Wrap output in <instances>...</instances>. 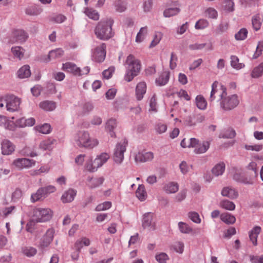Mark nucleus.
<instances>
[{
  "label": "nucleus",
  "instance_id": "nucleus-22",
  "mask_svg": "<svg viewBox=\"0 0 263 263\" xmlns=\"http://www.w3.org/2000/svg\"><path fill=\"white\" fill-rule=\"evenodd\" d=\"M146 91V85L144 82L139 83L136 88V97L138 101L141 100Z\"/></svg>",
  "mask_w": 263,
  "mask_h": 263
},
{
  "label": "nucleus",
  "instance_id": "nucleus-46",
  "mask_svg": "<svg viewBox=\"0 0 263 263\" xmlns=\"http://www.w3.org/2000/svg\"><path fill=\"white\" fill-rule=\"evenodd\" d=\"M147 32V27H142L139 32L138 33L136 37V42L137 43H141L142 42Z\"/></svg>",
  "mask_w": 263,
  "mask_h": 263
},
{
  "label": "nucleus",
  "instance_id": "nucleus-62",
  "mask_svg": "<svg viewBox=\"0 0 263 263\" xmlns=\"http://www.w3.org/2000/svg\"><path fill=\"white\" fill-rule=\"evenodd\" d=\"M245 147L248 151L259 152L262 149L263 146L261 144L246 145Z\"/></svg>",
  "mask_w": 263,
  "mask_h": 263
},
{
  "label": "nucleus",
  "instance_id": "nucleus-14",
  "mask_svg": "<svg viewBox=\"0 0 263 263\" xmlns=\"http://www.w3.org/2000/svg\"><path fill=\"white\" fill-rule=\"evenodd\" d=\"M54 231L52 229H48L46 234L41 240L40 246L42 248L47 247L53 240Z\"/></svg>",
  "mask_w": 263,
  "mask_h": 263
},
{
  "label": "nucleus",
  "instance_id": "nucleus-61",
  "mask_svg": "<svg viewBox=\"0 0 263 263\" xmlns=\"http://www.w3.org/2000/svg\"><path fill=\"white\" fill-rule=\"evenodd\" d=\"M149 110L156 112L157 111V103L156 102V96L154 94L149 101Z\"/></svg>",
  "mask_w": 263,
  "mask_h": 263
},
{
  "label": "nucleus",
  "instance_id": "nucleus-7",
  "mask_svg": "<svg viewBox=\"0 0 263 263\" xmlns=\"http://www.w3.org/2000/svg\"><path fill=\"white\" fill-rule=\"evenodd\" d=\"M35 164L36 161L33 159L26 158H18L13 161L12 165L17 170H22L33 167L35 165Z\"/></svg>",
  "mask_w": 263,
  "mask_h": 263
},
{
  "label": "nucleus",
  "instance_id": "nucleus-48",
  "mask_svg": "<svg viewBox=\"0 0 263 263\" xmlns=\"http://www.w3.org/2000/svg\"><path fill=\"white\" fill-rule=\"evenodd\" d=\"M205 16L212 19H216L218 16L217 11L213 8H208L204 11Z\"/></svg>",
  "mask_w": 263,
  "mask_h": 263
},
{
  "label": "nucleus",
  "instance_id": "nucleus-64",
  "mask_svg": "<svg viewBox=\"0 0 263 263\" xmlns=\"http://www.w3.org/2000/svg\"><path fill=\"white\" fill-rule=\"evenodd\" d=\"M155 130L159 134L165 133L167 130V126L166 124L159 123L156 125Z\"/></svg>",
  "mask_w": 263,
  "mask_h": 263
},
{
  "label": "nucleus",
  "instance_id": "nucleus-55",
  "mask_svg": "<svg viewBox=\"0 0 263 263\" xmlns=\"http://www.w3.org/2000/svg\"><path fill=\"white\" fill-rule=\"evenodd\" d=\"M209 22L206 20L200 19L198 21L195 25L196 29H203L209 26Z\"/></svg>",
  "mask_w": 263,
  "mask_h": 263
},
{
  "label": "nucleus",
  "instance_id": "nucleus-10",
  "mask_svg": "<svg viewBox=\"0 0 263 263\" xmlns=\"http://www.w3.org/2000/svg\"><path fill=\"white\" fill-rule=\"evenodd\" d=\"M28 37L27 33L21 29H15L12 33V36L10 40L11 43L15 42L24 43Z\"/></svg>",
  "mask_w": 263,
  "mask_h": 263
},
{
  "label": "nucleus",
  "instance_id": "nucleus-43",
  "mask_svg": "<svg viewBox=\"0 0 263 263\" xmlns=\"http://www.w3.org/2000/svg\"><path fill=\"white\" fill-rule=\"evenodd\" d=\"M180 11V9L177 7L167 8L164 11L163 15L165 17H170L178 14Z\"/></svg>",
  "mask_w": 263,
  "mask_h": 263
},
{
  "label": "nucleus",
  "instance_id": "nucleus-53",
  "mask_svg": "<svg viewBox=\"0 0 263 263\" xmlns=\"http://www.w3.org/2000/svg\"><path fill=\"white\" fill-rule=\"evenodd\" d=\"M111 205H112L111 202L110 201L104 202L102 203L98 204L96 206V208L95 209V211L99 212V211L107 210L110 208V207L111 206Z\"/></svg>",
  "mask_w": 263,
  "mask_h": 263
},
{
  "label": "nucleus",
  "instance_id": "nucleus-13",
  "mask_svg": "<svg viewBox=\"0 0 263 263\" xmlns=\"http://www.w3.org/2000/svg\"><path fill=\"white\" fill-rule=\"evenodd\" d=\"M63 53L64 51L61 48H57L50 51L47 56L43 57L41 61L47 63L51 60L61 58L63 55Z\"/></svg>",
  "mask_w": 263,
  "mask_h": 263
},
{
  "label": "nucleus",
  "instance_id": "nucleus-49",
  "mask_svg": "<svg viewBox=\"0 0 263 263\" xmlns=\"http://www.w3.org/2000/svg\"><path fill=\"white\" fill-rule=\"evenodd\" d=\"M231 65L233 68L237 69H241L245 66L244 64L239 63L238 58L235 55L231 57Z\"/></svg>",
  "mask_w": 263,
  "mask_h": 263
},
{
  "label": "nucleus",
  "instance_id": "nucleus-31",
  "mask_svg": "<svg viewBox=\"0 0 263 263\" xmlns=\"http://www.w3.org/2000/svg\"><path fill=\"white\" fill-rule=\"evenodd\" d=\"M170 78V72L163 71L159 77L156 80V83L158 86L165 85L168 81Z\"/></svg>",
  "mask_w": 263,
  "mask_h": 263
},
{
  "label": "nucleus",
  "instance_id": "nucleus-54",
  "mask_svg": "<svg viewBox=\"0 0 263 263\" xmlns=\"http://www.w3.org/2000/svg\"><path fill=\"white\" fill-rule=\"evenodd\" d=\"M248 30L246 28H241L237 33L235 37L236 40H244L247 36Z\"/></svg>",
  "mask_w": 263,
  "mask_h": 263
},
{
  "label": "nucleus",
  "instance_id": "nucleus-58",
  "mask_svg": "<svg viewBox=\"0 0 263 263\" xmlns=\"http://www.w3.org/2000/svg\"><path fill=\"white\" fill-rule=\"evenodd\" d=\"M50 170L48 165L42 166L39 169L34 170L31 172L32 175H39L42 173H47Z\"/></svg>",
  "mask_w": 263,
  "mask_h": 263
},
{
  "label": "nucleus",
  "instance_id": "nucleus-57",
  "mask_svg": "<svg viewBox=\"0 0 263 263\" xmlns=\"http://www.w3.org/2000/svg\"><path fill=\"white\" fill-rule=\"evenodd\" d=\"M188 216L190 219L196 223H200L201 222V219L199 215L196 212H190L188 214Z\"/></svg>",
  "mask_w": 263,
  "mask_h": 263
},
{
  "label": "nucleus",
  "instance_id": "nucleus-24",
  "mask_svg": "<svg viewBox=\"0 0 263 263\" xmlns=\"http://www.w3.org/2000/svg\"><path fill=\"white\" fill-rule=\"evenodd\" d=\"M117 125V122L115 119H110L106 123L105 129L111 137H115L116 136L114 129L116 128Z\"/></svg>",
  "mask_w": 263,
  "mask_h": 263
},
{
  "label": "nucleus",
  "instance_id": "nucleus-17",
  "mask_svg": "<svg viewBox=\"0 0 263 263\" xmlns=\"http://www.w3.org/2000/svg\"><path fill=\"white\" fill-rule=\"evenodd\" d=\"M56 143V140L52 138H48L41 142L39 148L43 151H51L53 148Z\"/></svg>",
  "mask_w": 263,
  "mask_h": 263
},
{
  "label": "nucleus",
  "instance_id": "nucleus-42",
  "mask_svg": "<svg viewBox=\"0 0 263 263\" xmlns=\"http://www.w3.org/2000/svg\"><path fill=\"white\" fill-rule=\"evenodd\" d=\"M196 103L197 107L200 109L204 110L206 108L207 102L201 95H198L196 97Z\"/></svg>",
  "mask_w": 263,
  "mask_h": 263
},
{
  "label": "nucleus",
  "instance_id": "nucleus-35",
  "mask_svg": "<svg viewBox=\"0 0 263 263\" xmlns=\"http://www.w3.org/2000/svg\"><path fill=\"white\" fill-rule=\"evenodd\" d=\"M225 170V164L223 162H220L215 165L212 170V172L215 176L222 175Z\"/></svg>",
  "mask_w": 263,
  "mask_h": 263
},
{
  "label": "nucleus",
  "instance_id": "nucleus-36",
  "mask_svg": "<svg viewBox=\"0 0 263 263\" xmlns=\"http://www.w3.org/2000/svg\"><path fill=\"white\" fill-rule=\"evenodd\" d=\"M220 217V219L227 224H233L236 221L235 216L227 212L221 214Z\"/></svg>",
  "mask_w": 263,
  "mask_h": 263
},
{
  "label": "nucleus",
  "instance_id": "nucleus-60",
  "mask_svg": "<svg viewBox=\"0 0 263 263\" xmlns=\"http://www.w3.org/2000/svg\"><path fill=\"white\" fill-rule=\"evenodd\" d=\"M235 135V131L232 128H230L228 129L227 131H226V132L223 134L220 135L219 137L231 139L234 138Z\"/></svg>",
  "mask_w": 263,
  "mask_h": 263
},
{
  "label": "nucleus",
  "instance_id": "nucleus-12",
  "mask_svg": "<svg viewBox=\"0 0 263 263\" xmlns=\"http://www.w3.org/2000/svg\"><path fill=\"white\" fill-rule=\"evenodd\" d=\"M154 158V154L152 152L142 151L135 155V159L136 162H147L151 161Z\"/></svg>",
  "mask_w": 263,
  "mask_h": 263
},
{
  "label": "nucleus",
  "instance_id": "nucleus-20",
  "mask_svg": "<svg viewBox=\"0 0 263 263\" xmlns=\"http://www.w3.org/2000/svg\"><path fill=\"white\" fill-rule=\"evenodd\" d=\"M62 69L65 71L72 73L76 76H78L79 72H80V68L77 67L75 64L71 62H66L63 64Z\"/></svg>",
  "mask_w": 263,
  "mask_h": 263
},
{
  "label": "nucleus",
  "instance_id": "nucleus-16",
  "mask_svg": "<svg viewBox=\"0 0 263 263\" xmlns=\"http://www.w3.org/2000/svg\"><path fill=\"white\" fill-rule=\"evenodd\" d=\"M1 149L3 155H9L14 151L15 146L10 141L4 140L1 143Z\"/></svg>",
  "mask_w": 263,
  "mask_h": 263
},
{
  "label": "nucleus",
  "instance_id": "nucleus-2",
  "mask_svg": "<svg viewBox=\"0 0 263 263\" xmlns=\"http://www.w3.org/2000/svg\"><path fill=\"white\" fill-rule=\"evenodd\" d=\"M114 21L111 18L100 21L95 29V33L100 40L105 41L111 38L114 35L112 25Z\"/></svg>",
  "mask_w": 263,
  "mask_h": 263
},
{
  "label": "nucleus",
  "instance_id": "nucleus-32",
  "mask_svg": "<svg viewBox=\"0 0 263 263\" xmlns=\"http://www.w3.org/2000/svg\"><path fill=\"white\" fill-rule=\"evenodd\" d=\"M136 196L141 201H143L146 200L147 195L144 185H139L136 191Z\"/></svg>",
  "mask_w": 263,
  "mask_h": 263
},
{
  "label": "nucleus",
  "instance_id": "nucleus-4",
  "mask_svg": "<svg viewBox=\"0 0 263 263\" xmlns=\"http://www.w3.org/2000/svg\"><path fill=\"white\" fill-rule=\"evenodd\" d=\"M125 64L127 66L124 79L127 82H130L140 72L141 69L140 62L133 55L129 54L126 58Z\"/></svg>",
  "mask_w": 263,
  "mask_h": 263
},
{
  "label": "nucleus",
  "instance_id": "nucleus-6",
  "mask_svg": "<svg viewBox=\"0 0 263 263\" xmlns=\"http://www.w3.org/2000/svg\"><path fill=\"white\" fill-rule=\"evenodd\" d=\"M127 141L123 139L117 143L114 149L112 159L117 164H121L124 160V154L126 150Z\"/></svg>",
  "mask_w": 263,
  "mask_h": 263
},
{
  "label": "nucleus",
  "instance_id": "nucleus-15",
  "mask_svg": "<svg viewBox=\"0 0 263 263\" xmlns=\"http://www.w3.org/2000/svg\"><path fill=\"white\" fill-rule=\"evenodd\" d=\"M104 178L103 177H92L88 176L86 180L87 186L91 189L97 188L103 184Z\"/></svg>",
  "mask_w": 263,
  "mask_h": 263
},
{
  "label": "nucleus",
  "instance_id": "nucleus-1",
  "mask_svg": "<svg viewBox=\"0 0 263 263\" xmlns=\"http://www.w3.org/2000/svg\"><path fill=\"white\" fill-rule=\"evenodd\" d=\"M226 88L217 82H214L212 85L210 100L213 101L216 98L215 95L220 97V107L224 110H231L237 106L239 103L238 96L236 94L227 95Z\"/></svg>",
  "mask_w": 263,
  "mask_h": 263
},
{
  "label": "nucleus",
  "instance_id": "nucleus-51",
  "mask_svg": "<svg viewBox=\"0 0 263 263\" xmlns=\"http://www.w3.org/2000/svg\"><path fill=\"white\" fill-rule=\"evenodd\" d=\"M42 12V9L36 6L31 7L26 10V13L30 15H37Z\"/></svg>",
  "mask_w": 263,
  "mask_h": 263
},
{
  "label": "nucleus",
  "instance_id": "nucleus-41",
  "mask_svg": "<svg viewBox=\"0 0 263 263\" xmlns=\"http://www.w3.org/2000/svg\"><path fill=\"white\" fill-rule=\"evenodd\" d=\"M234 179L237 181L243 183L244 184H250L253 183V181L250 178H248L243 175L235 174L233 177Z\"/></svg>",
  "mask_w": 263,
  "mask_h": 263
},
{
  "label": "nucleus",
  "instance_id": "nucleus-18",
  "mask_svg": "<svg viewBox=\"0 0 263 263\" xmlns=\"http://www.w3.org/2000/svg\"><path fill=\"white\" fill-rule=\"evenodd\" d=\"M178 227L179 231L183 234L194 235L199 231V229L193 230L188 224L182 221L178 222Z\"/></svg>",
  "mask_w": 263,
  "mask_h": 263
},
{
  "label": "nucleus",
  "instance_id": "nucleus-45",
  "mask_svg": "<svg viewBox=\"0 0 263 263\" xmlns=\"http://www.w3.org/2000/svg\"><path fill=\"white\" fill-rule=\"evenodd\" d=\"M85 168L89 172H95L98 168L97 165L95 163V160L92 161V159L89 158L86 161L85 164Z\"/></svg>",
  "mask_w": 263,
  "mask_h": 263
},
{
  "label": "nucleus",
  "instance_id": "nucleus-3",
  "mask_svg": "<svg viewBox=\"0 0 263 263\" xmlns=\"http://www.w3.org/2000/svg\"><path fill=\"white\" fill-rule=\"evenodd\" d=\"M74 144L81 148L92 149L99 144L97 139L91 138L88 132L79 131L73 137Z\"/></svg>",
  "mask_w": 263,
  "mask_h": 263
},
{
  "label": "nucleus",
  "instance_id": "nucleus-28",
  "mask_svg": "<svg viewBox=\"0 0 263 263\" xmlns=\"http://www.w3.org/2000/svg\"><path fill=\"white\" fill-rule=\"evenodd\" d=\"M17 76L20 79L27 78L31 75L30 66L25 65L22 66L17 71Z\"/></svg>",
  "mask_w": 263,
  "mask_h": 263
},
{
  "label": "nucleus",
  "instance_id": "nucleus-56",
  "mask_svg": "<svg viewBox=\"0 0 263 263\" xmlns=\"http://www.w3.org/2000/svg\"><path fill=\"white\" fill-rule=\"evenodd\" d=\"M116 10L119 12H124L126 10L125 3L121 0L117 1L115 3Z\"/></svg>",
  "mask_w": 263,
  "mask_h": 263
},
{
  "label": "nucleus",
  "instance_id": "nucleus-59",
  "mask_svg": "<svg viewBox=\"0 0 263 263\" xmlns=\"http://www.w3.org/2000/svg\"><path fill=\"white\" fill-rule=\"evenodd\" d=\"M23 253L28 257L34 256L36 253V250L31 247H25L23 250Z\"/></svg>",
  "mask_w": 263,
  "mask_h": 263
},
{
  "label": "nucleus",
  "instance_id": "nucleus-30",
  "mask_svg": "<svg viewBox=\"0 0 263 263\" xmlns=\"http://www.w3.org/2000/svg\"><path fill=\"white\" fill-rule=\"evenodd\" d=\"M261 231V228L259 226H255L249 232V238L254 246L257 244V237Z\"/></svg>",
  "mask_w": 263,
  "mask_h": 263
},
{
  "label": "nucleus",
  "instance_id": "nucleus-5",
  "mask_svg": "<svg viewBox=\"0 0 263 263\" xmlns=\"http://www.w3.org/2000/svg\"><path fill=\"white\" fill-rule=\"evenodd\" d=\"M53 216V211L48 208H35L32 211L33 219L38 222L49 221Z\"/></svg>",
  "mask_w": 263,
  "mask_h": 263
},
{
  "label": "nucleus",
  "instance_id": "nucleus-47",
  "mask_svg": "<svg viewBox=\"0 0 263 263\" xmlns=\"http://www.w3.org/2000/svg\"><path fill=\"white\" fill-rule=\"evenodd\" d=\"M155 257L159 263H166L167 261L169 260L168 255L164 252L157 253Z\"/></svg>",
  "mask_w": 263,
  "mask_h": 263
},
{
  "label": "nucleus",
  "instance_id": "nucleus-37",
  "mask_svg": "<svg viewBox=\"0 0 263 263\" xmlns=\"http://www.w3.org/2000/svg\"><path fill=\"white\" fill-rule=\"evenodd\" d=\"M219 206L228 211H233L235 209L234 203L227 199L221 200L219 203Z\"/></svg>",
  "mask_w": 263,
  "mask_h": 263
},
{
  "label": "nucleus",
  "instance_id": "nucleus-34",
  "mask_svg": "<svg viewBox=\"0 0 263 263\" xmlns=\"http://www.w3.org/2000/svg\"><path fill=\"white\" fill-rule=\"evenodd\" d=\"M209 146L210 143L208 141H203L200 143H198L194 149V152L198 154L204 153L209 149Z\"/></svg>",
  "mask_w": 263,
  "mask_h": 263
},
{
  "label": "nucleus",
  "instance_id": "nucleus-29",
  "mask_svg": "<svg viewBox=\"0 0 263 263\" xmlns=\"http://www.w3.org/2000/svg\"><path fill=\"white\" fill-rule=\"evenodd\" d=\"M0 127L13 130L15 126L12 121L8 120L5 116H0Z\"/></svg>",
  "mask_w": 263,
  "mask_h": 263
},
{
  "label": "nucleus",
  "instance_id": "nucleus-50",
  "mask_svg": "<svg viewBox=\"0 0 263 263\" xmlns=\"http://www.w3.org/2000/svg\"><path fill=\"white\" fill-rule=\"evenodd\" d=\"M93 105L91 102H86L81 106V112L83 114H87L89 113L93 109Z\"/></svg>",
  "mask_w": 263,
  "mask_h": 263
},
{
  "label": "nucleus",
  "instance_id": "nucleus-11",
  "mask_svg": "<svg viewBox=\"0 0 263 263\" xmlns=\"http://www.w3.org/2000/svg\"><path fill=\"white\" fill-rule=\"evenodd\" d=\"M106 56V45L104 43L102 44L99 46L96 47L92 53V59L96 62H103Z\"/></svg>",
  "mask_w": 263,
  "mask_h": 263
},
{
  "label": "nucleus",
  "instance_id": "nucleus-19",
  "mask_svg": "<svg viewBox=\"0 0 263 263\" xmlns=\"http://www.w3.org/2000/svg\"><path fill=\"white\" fill-rule=\"evenodd\" d=\"M221 194L222 196L231 199H236L238 196V192L234 188L229 186L224 187L221 190Z\"/></svg>",
  "mask_w": 263,
  "mask_h": 263
},
{
  "label": "nucleus",
  "instance_id": "nucleus-25",
  "mask_svg": "<svg viewBox=\"0 0 263 263\" xmlns=\"http://www.w3.org/2000/svg\"><path fill=\"white\" fill-rule=\"evenodd\" d=\"M46 197L42 187H40L35 193L31 195L30 201L32 203L43 201Z\"/></svg>",
  "mask_w": 263,
  "mask_h": 263
},
{
  "label": "nucleus",
  "instance_id": "nucleus-26",
  "mask_svg": "<svg viewBox=\"0 0 263 263\" xmlns=\"http://www.w3.org/2000/svg\"><path fill=\"white\" fill-rule=\"evenodd\" d=\"M110 155L107 153H102L97 156L95 159V163L97 165L98 168L101 167L109 159Z\"/></svg>",
  "mask_w": 263,
  "mask_h": 263
},
{
  "label": "nucleus",
  "instance_id": "nucleus-38",
  "mask_svg": "<svg viewBox=\"0 0 263 263\" xmlns=\"http://www.w3.org/2000/svg\"><path fill=\"white\" fill-rule=\"evenodd\" d=\"M11 51L14 57L21 60L24 55L25 50L20 46H14L11 48Z\"/></svg>",
  "mask_w": 263,
  "mask_h": 263
},
{
  "label": "nucleus",
  "instance_id": "nucleus-44",
  "mask_svg": "<svg viewBox=\"0 0 263 263\" xmlns=\"http://www.w3.org/2000/svg\"><path fill=\"white\" fill-rule=\"evenodd\" d=\"M34 129L42 134H48L51 131V127L49 124L45 123L42 125H37L34 127Z\"/></svg>",
  "mask_w": 263,
  "mask_h": 263
},
{
  "label": "nucleus",
  "instance_id": "nucleus-21",
  "mask_svg": "<svg viewBox=\"0 0 263 263\" xmlns=\"http://www.w3.org/2000/svg\"><path fill=\"white\" fill-rule=\"evenodd\" d=\"M179 190V185L175 182H168L163 186V191L166 194H174Z\"/></svg>",
  "mask_w": 263,
  "mask_h": 263
},
{
  "label": "nucleus",
  "instance_id": "nucleus-27",
  "mask_svg": "<svg viewBox=\"0 0 263 263\" xmlns=\"http://www.w3.org/2000/svg\"><path fill=\"white\" fill-rule=\"evenodd\" d=\"M56 103L52 101L46 100L39 103V107L45 111H50L56 108Z\"/></svg>",
  "mask_w": 263,
  "mask_h": 263
},
{
  "label": "nucleus",
  "instance_id": "nucleus-33",
  "mask_svg": "<svg viewBox=\"0 0 263 263\" xmlns=\"http://www.w3.org/2000/svg\"><path fill=\"white\" fill-rule=\"evenodd\" d=\"M89 245L90 240L86 237H82L76 241L74 247L78 252H80L84 246H88Z\"/></svg>",
  "mask_w": 263,
  "mask_h": 263
},
{
  "label": "nucleus",
  "instance_id": "nucleus-8",
  "mask_svg": "<svg viewBox=\"0 0 263 263\" xmlns=\"http://www.w3.org/2000/svg\"><path fill=\"white\" fill-rule=\"evenodd\" d=\"M142 226L143 229H147L149 231L156 230V224L154 220V214L152 213L148 212L143 215Z\"/></svg>",
  "mask_w": 263,
  "mask_h": 263
},
{
  "label": "nucleus",
  "instance_id": "nucleus-23",
  "mask_svg": "<svg viewBox=\"0 0 263 263\" xmlns=\"http://www.w3.org/2000/svg\"><path fill=\"white\" fill-rule=\"evenodd\" d=\"M77 194V191L70 189L65 192L61 197V200L63 203H68L72 201Z\"/></svg>",
  "mask_w": 263,
  "mask_h": 263
},
{
  "label": "nucleus",
  "instance_id": "nucleus-39",
  "mask_svg": "<svg viewBox=\"0 0 263 263\" xmlns=\"http://www.w3.org/2000/svg\"><path fill=\"white\" fill-rule=\"evenodd\" d=\"M263 74V62L255 67L251 72V77L253 78H258Z\"/></svg>",
  "mask_w": 263,
  "mask_h": 263
},
{
  "label": "nucleus",
  "instance_id": "nucleus-9",
  "mask_svg": "<svg viewBox=\"0 0 263 263\" xmlns=\"http://www.w3.org/2000/svg\"><path fill=\"white\" fill-rule=\"evenodd\" d=\"M21 101L20 99L13 95H6L7 110L10 112H13L18 109Z\"/></svg>",
  "mask_w": 263,
  "mask_h": 263
},
{
  "label": "nucleus",
  "instance_id": "nucleus-52",
  "mask_svg": "<svg viewBox=\"0 0 263 263\" xmlns=\"http://www.w3.org/2000/svg\"><path fill=\"white\" fill-rule=\"evenodd\" d=\"M252 24L255 31H257L260 29L261 24V19L259 15H256L252 18Z\"/></svg>",
  "mask_w": 263,
  "mask_h": 263
},
{
  "label": "nucleus",
  "instance_id": "nucleus-40",
  "mask_svg": "<svg viewBox=\"0 0 263 263\" xmlns=\"http://www.w3.org/2000/svg\"><path fill=\"white\" fill-rule=\"evenodd\" d=\"M84 13L89 18L92 20L97 21L99 19L100 15L99 13L92 8H86Z\"/></svg>",
  "mask_w": 263,
  "mask_h": 263
},
{
  "label": "nucleus",
  "instance_id": "nucleus-63",
  "mask_svg": "<svg viewBox=\"0 0 263 263\" xmlns=\"http://www.w3.org/2000/svg\"><path fill=\"white\" fill-rule=\"evenodd\" d=\"M23 195L22 191L18 189H16L12 194V200L14 201H17L20 200Z\"/></svg>",
  "mask_w": 263,
  "mask_h": 263
}]
</instances>
